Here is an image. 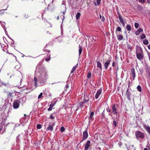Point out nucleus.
I'll use <instances>...</instances> for the list:
<instances>
[{
	"mask_svg": "<svg viewBox=\"0 0 150 150\" xmlns=\"http://www.w3.org/2000/svg\"><path fill=\"white\" fill-rule=\"evenodd\" d=\"M36 69L40 74L38 76V81L40 84H43L46 81L48 78L47 72L41 64H38L37 66Z\"/></svg>",
	"mask_w": 150,
	"mask_h": 150,
	"instance_id": "obj_1",
	"label": "nucleus"
},
{
	"mask_svg": "<svg viewBox=\"0 0 150 150\" xmlns=\"http://www.w3.org/2000/svg\"><path fill=\"white\" fill-rule=\"evenodd\" d=\"M136 138L138 139H143L145 137V134L140 131H137L135 132Z\"/></svg>",
	"mask_w": 150,
	"mask_h": 150,
	"instance_id": "obj_2",
	"label": "nucleus"
},
{
	"mask_svg": "<svg viewBox=\"0 0 150 150\" xmlns=\"http://www.w3.org/2000/svg\"><path fill=\"white\" fill-rule=\"evenodd\" d=\"M91 98V95L90 93L85 94L84 95L83 101L86 103L88 102L90 98Z\"/></svg>",
	"mask_w": 150,
	"mask_h": 150,
	"instance_id": "obj_3",
	"label": "nucleus"
},
{
	"mask_svg": "<svg viewBox=\"0 0 150 150\" xmlns=\"http://www.w3.org/2000/svg\"><path fill=\"white\" fill-rule=\"evenodd\" d=\"M111 112L114 115H117V110L115 104L112 105L111 107Z\"/></svg>",
	"mask_w": 150,
	"mask_h": 150,
	"instance_id": "obj_4",
	"label": "nucleus"
},
{
	"mask_svg": "<svg viewBox=\"0 0 150 150\" xmlns=\"http://www.w3.org/2000/svg\"><path fill=\"white\" fill-rule=\"evenodd\" d=\"M20 101L17 100H15L13 103V108L15 109L18 108L20 105Z\"/></svg>",
	"mask_w": 150,
	"mask_h": 150,
	"instance_id": "obj_5",
	"label": "nucleus"
},
{
	"mask_svg": "<svg viewBox=\"0 0 150 150\" xmlns=\"http://www.w3.org/2000/svg\"><path fill=\"white\" fill-rule=\"evenodd\" d=\"M54 125V123H52V124L50 123L46 129V130L47 131L52 132L53 131V127Z\"/></svg>",
	"mask_w": 150,
	"mask_h": 150,
	"instance_id": "obj_6",
	"label": "nucleus"
},
{
	"mask_svg": "<svg viewBox=\"0 0 150 150\" xmlns=\"http://www.w3.org/2000/svg\"><path fill=\"white\" fill-rule=\"evenodd\" d=\"M88 137L87 128H86L83 133V140H85L87 139Z\"/></svg>",
	"mask_w": 150,
	"mask_h": 150,
	"instance_id": "obj_7",
	"label": "nucleus"
},
{
	"mask_svg": "<svg viewBox=\"0 0 150 150\" xmlns=\"http://www.w3.org/2000/svg\"><path fill=\"white\" fill-rule=\"evenodd\" d=\"M92 145L91 144V142L89 140L87 141L85 145L84 150H88L89 147Z\"/></svg>",
	"mask_w": 150,
	"mask_h": 150,
	"instance_id": "obj_8",
	"label": "nucleus"
},
{
	"mask_svg": "<svg viewBox=\"0 0 150 150\" xmlns=\"http://www.w3.org/2000/svg\"><path fill=\"white\" fill-rule=\"evenodd\" d=\"M131 72L130 73V75L133 78V80H134L135 76L136 74L135 72V69L134 68H132L131 69Z\"/></svg>",
	"mask_w": 150,
	"mask_h": 150,
	"instance_id": "obj_9",
	"label": "nucleus"
},
{
	"mask_svg": "<svg viewBox=\"0 0 150 150\" xmlns=\"http://www.w3.org/2000/svg\"><path fill=\"white\" fill-rule=\"evenodd\" d=\"M110 59H108L106 62L104 63V66L105 70L107 69L108 66L110 62Z\"/></svg>",
	"mask_w": 150,
	"mask_h": 150,
	"instance_id": "obj_10",
	"label": "nucleus"
},
{
	"mask_svg": "<svg viewBox=\"0 0 150 150\" xmlns=\"http://www.w3.org/2000/svg\"><path fill=\"white\" fill-rule=\"evenodd\" d=\"M102 91V89L101 88H100L99 89L97 92L96 94L95 95V98L97 99L98 98L99 96L101 93Z\"/></svg>",
	"mask_w": 150,
	"mask_h": 150,
	"instance_id": "obj_11",
	"label": "nucleus"
},
{
	"mask_svg": "<svg viewBox=\"0 0 150 150\" xmlns=\"http://www.w3.org/2000/svg\"><path fill=\"white\" fill-rule=\"evenodd\" d=\"M136 54L137 58L139 60H140L143 58V55L140 53H138L137 50L136 51Z\"/></svg>",
	"mask_w": 150,
	"mask_h": 150,
	"instance_id": "obj_12",
	"label": "nucleus"
},
{
	"mask_svg": "<svg viewBox=\"0 0 150 150\" xmlns=\"http://www.w3.org/2000/svg\"><path fill=\"white\" fill-rule=\"evenodd\" d=\"M131 95V93L130 91H129V89H127L126 91V95L127 96L128 99L129 100H131L130 96Z\"/></svg>",
	"mask_w": 150,
	"mask_h": 150,
	"instance_id": "obj_13",
	"label": "nucleus"
},
{
	"mask_svg": "<svg viewBox=\"0 0 150 150\" xmlns=\"http://www.w3.org/2000/svg\"><path fill=\"white\" fill-rule=\"evenodd\" d=\"M125 146L127 149V150H135V148H134L133 145L130 146L128 147L126 145Z\"/></svg>",
	"mask_w": 150,
	"mask_h": 150,
	"instance_id": "obj_14",
	"label": "nucleus"
},
{
	"mask_svg": "<svg viewBox=\"0 0 150 150\" xmlns=\"http://www.w3.org/2000/svg\"><path fill=\"white\" fill-rule=\"evenodd\" d=\"M144 128L146 129L147 132L150 135V127L146 125H144Z\"/></svg>",
	"mask_w": 150,
	"mask_h": 150,
	"instance_id": "obj_15",
	"label": "nucleus"
},
{
	"mask_svg": "<svg viewBox=\"0 0 150 150\" xmlns=\"http://www.w3.org/2000/svg\"><path fill=\"white\" fill-rule=\"evenodd\" d=\"M146 72L148 74L149 76L150 75V67L147 66L145 68Z\"/></svg>",
	"mask_w": 150,
	"mask_h": 150,
	"instance_id": "obj_16",
	"label": "nucleus"
},
{
	"mask_svg": "<svg viewBox=\"0 0 150 150\" xmlns=\"http://www.w3.org/2000/svg\"><path fill=\"white\" fill-rule=\"evenodd\" d=\"M18 101H20V103L21 102H22L23 103L25 102V99L24 97H23L22 98H19L17 100Z\"/></svg>",
	"mask_w": 150,
	"mask_h": 150,
	"instance_id": "obj_17",
	"label": "nucleus"
},
{
	"mask_svg": "<svg viewBox=\"0 0 150 150\" xmlns=\"http://www.w3.org/2000/svg\"><path fill=\"white\" fill-rule=\"evenodd\" d=\"M96 62L97 63V67L99 68L101 71L102 70V67L101 63L99 61H97Z\"/></svg>",
	"mask_w": 150,
	"mask_h": 150,
	"instance_id": "obj_18",
	"label": "nucleus"
},
{
	"mask_svg": "<svg viewBox=\"0 0 150 150\" xmlns=\"http://www.w3.org/2000/svg\"><path fill=\"white\" fill-rule=\"evenodd\" d=\"M118 18L119 20L120 21V23H122V22H124L123 21V18L121 16L120 14L119 13H118Z\"/></svg>",
	"mask_w": 150,
	"mask_h": 150,
	"instance_id": "obj_19",
	"label": "nucleus"
},
{
	"mask_svg": "<svg viewBox=\"0 0 150 150\" xmlns=\"http://www.w3.org/2000/svg\"><path fill=\"white\" fill-rule=\"evenodd\" d=\"M117 39L119 40H121L123 39V37L122 35H117Z\"/></svg>",
	"mask_w": 150,
	"mask_h": 150,
	"instance_id": "obj_20",
	"label": "nucleus"
},
{
	"mask_svg": "<svg viewBox=\"0 0 150 150\" xmlns=\"http://www.w3.org/2000/svg\"><path fill=\"white\" fill-rule=\"evenodd\" d=\"M54 105V104L53 103H51L49 106V108L47 110L49 111H51L52 109V107Z\"/></svg>",
	"mask_w": 150,
	"mask_h": 150,
	"instance_id": "obj_21",
	"label": "nucleus"
},
{
	"mask_svg": "<svg viewBox=\"0 0 150 150\" xmlns=\"http://www.w3.org/2000/svg\"><path fill=\"white\" fill-rule=\"evenodd\" d=\"M94 114V112H91L90 115V116L88 117V119L89 120H91Z\"/></svg>",
	"mask_w": 150,
	"mask_h": 150,
	"instance_id": "obj_22",
	"label": "nucleus"
},
{
	"mask_svg": "<svg viewBox=\"0 0 150 150\" xmlns=\"http://www.w3.org/2000/svg\"><path fill=\"white\" fill-rule=\"evenodd\" d=\"M100 1H101V0H96L97 4L96 3V2H95V1H94V5L96 6H97V5L98 6L100 5Z\"/></svg>",
	"mask_w": 150,
	"mask_h": 150,
	"instance_id": "obj_23",
	"label": "nucleus"
},
{
	"mask_svg": "<svg viewBox=\"0 0 150 150\" xmlns=\"http://www.w3.org/2000/svg\"><path fill=\"white\" fill-rule=\"evenodd\" d=\"M37 78L35 77L34 79V84L36 87H37Z\"/></svg>",
	"mask_w": 150,
	"mask_h": 150,
	"instance_id": "obj_24",
	"label": "nucleus"
},
{
	"mask_svg": "<svg viewBox=\"0 0 150 150\" xmlns=\"http://www.w3.org/2000/svg\"><path fill=\"white\" fill-rule=\"evenodd\" d=\"M126 29L129 32L131 30V26L129 25H127L126 26Z\"/></svg>",
	"mask_w": 150,
	"mask_h": 150,
	"instance_id": "obj_25",
	"label": "nucleus"
},
{
	"mask_svg": "<svg viewBox=\"0 0 150 150\" xmlns=\"http://www.w3.org/2000/svg\"><path fill=\"white\" fill-rule=\"evenodd\" d=\"M81 16V13H78L76 15V19L77 20H78L80 17Z\"/></svg>",
	"mask_w": 150,
	"mask_h": 150,
	"instance_id": "obj_26",
	"label": "nucleus"
},
{
	"mask_svg": "<svg viewBox=\"0 0 150 150\" xmlns=\"http://www.w3.org/2000/svg\"><path fill=\"white\" fill-rule=\"evenodd\" d=\"M86 103L85 102L83 101L82 102H80L79 103V105L80 106V107L81 108H82L83 107V104Z\"/></svg>",
	"mask_w": 150,
	"mask_h": 150,
	"instance_id": "obj_27",
	"label": "nucleus"
},
{
	"mask_svg": "<svg viewBox=\"0 0 150 150\" xmlns=\"http://www.w3.org/2000/svg\"><path fill=\"white\" fill-rule=\"evenodd\" d=\"M82 47L80 46H79V56L81 54L82 51Z\"/></svg>",
	"mask_w": 150,
	"mask_h": 150,
	"instance_id": "obj_28",
	"label": "nucleus"
},
{
	"mask_svg": "<svg viewBox=\"0 0 150 150\" xmlns=\"http://www.w3.org/2000/svg\"><path fill=\"white\" fill-rule=\"evenodd\" d=\"M143 43L145 45H147L149 43L147 39H145L143 41Z\"/></svg>",
	"mask_w": 150,
	"mask_h": 150,
	"instance_id": "obj_29",
	"label": "nucleus"
},
{
	"mask_svg": "<svg viewBox=\"0 0 150 150\" xmlns=\"http://www.w3.org/2000/svg\"><path fill=\"white\" fill-rule=\"evenodd\" d=\"M47 56L49 57V58H46L45 59L46 61L48 62L50 60V54H47Z\"/></svg>",
	"mask_w": 150,
	"mask_h": 150,
	"instance_id": "obj_30",
	"label": "nucleus"
},
{
	"mask_svg": "<svg viewBox=\"0 0 150 150\" xmlns=\"http://www.w3.org/2000/svg\"><path fill=\"white\" fill-rule=\"evenodd\" d=\"M1 83H2V85H3L6 86H7L9 85L8 83H5V82H2Z\"/></svg>",
	"mask_w": 150,
	"mask_h": 150,
	"instance_id": "obj_31",
	"label": "nucleus"
},
{
	"mask_svg": "<svg viewBox=\"0 0 150 150\" xmlns=\"http://www.w3.org/2000/svg\"><path fill=\"white\" fill-rule=\"evenodd\" d=\"M100 18L103 21H104L105 20L104 17L103 16H102L101 15H100Z\"/></svg>",
	"mask_w": 150,
	"mask_h": 150,
	"instance_id": "obj_32",
	"label": "nucleus"
},
{
	"mask_svg": "<svg viewBox=\"0 0 150 150\" xmlns=\"http://www.w3.org/2000/svg\"><path fill=\"white\" fill-rule=\"evenodd\" d=\"M76 69V66H75L73 68H72L71 71V73H72Z\"/></svg>",
	"mask_w": 150,
	"mask_h": 150,
	"instance_id": "obj_33",
	"label": "nucleus"
},
{
	"mask_svg": "<svg viewBox=\"0 0 150 150\" xmlns=\"http://www.w3.org/2000/svg\"><path fill=\"white\" fill-rule=\"evenodd\" d=\"M146 35L144 34H143L141 35V39H143L146 38Z\"/></svg>",
	"mask_w": 150,
	"mask_h": 150,
	"instance_id": "obj_34",
	"label": "nucleus"
},
{
	"mask_svg": "<svg viewBox=\"0 0 150 150\" xmlns=\"http://www.w3.org/2000/svg\"><path fill=\"white\" fill-rule=\"evenodd\" d=\"M6 10V9H2L0 10V15L3 14L4 12V11Z\"/></svg>",
	"mask_w": 150,
	"mask_h": 150,
	"instance_id": "obj_35",
	"label": "nucleus"
},
{
	"mask_svg": "<svg viewBox=\"0 0 150 150\" xmlns=\"http://www.w3.org/2000/svg\"><path fill=\"white\" fill-rule=\"evenodd\" d=\"M65 128L63 127H61L60 128V131L62 132L65 131Z\"/></svg>",
	"mask_w": 150,
	"mask_h": 150,
	"instance_id": "obj_36",
	"label": "nucleus"
},
{
	"mask_svg": "<svg viewBox=\"0 0 150 150\" xmlns=\"http://www.w3.org/2000/svg\"><path fill=\"white\" fill-rule=\"evenodd\" d=\"M137 88L138 90L139 91L141 92V91H142L141 88L140 86L139 85L137 86Z\"/></svg>",
	"mask_w": 150,
	"mask_h": 150,
	"instance_id": "obj_37",
	"label": "nucleus"
},
{
	"mask_svg": "<svg viewBox=\"0 0 150 150\" xmlns=\"http://www.w3.org/2000/svg\"><path fill=\"white\" fill-rule=\"evenodd\" d=\"M135 27L136 28H137L139 26V24L137 23H134Z\"/></svg>",
	"mask_w": 150,
	"mask_h": 150,
	"instance_id": "obj_38",
	"label": "nucleus"
},
{
	"mask_svg": "<svg viewBox=\"0 0 150 150\" xmlns=\"http://www.w3.org/2000/svg\"><path fill=\"white\" fill-rule=\"evenodd\" d=\"M7 96L8 97H11L13 94L12 93H11V92H7Z\"/></svg>",
	"mask_w": 150,
	"mask_h": 150,
	"instance_id": "obj_39",
	"label": "nucleus"
},
{
	"mask_svg": "<svg viewBox=\"0 0 150 150\" xmlns=\"http://www.w3.org/2000/svg\"><path fill=\"white\" fill-rule=\"evenodd\" d=\"M127 47L128 49H129L130 50H132V47L130 45L128 44L127 45Z\"/></svg>",
	"mask_w": 150,
	"mask_h": 150,
	"instance_id": "obj_40",
	"label": "nucleus"
},
{
	"mask_svg": "<svg viewBox=\"0 0 150 150\" xmlns=\"http://www.w3.org/2000/svg\"><path fill=\"white\" fill-rule=\"evenodd\" d=\"M37 127L38 129H40L41 128V125L40 124H38L37 125Z\"/></svg>",
	"mask_w": 150,
	"mask_h": 150,
	"instance_id": "obj_41",
	"label": "nucleus"
},
{
	"mask_svg": "<svg viewBox=\"0 0 150 150\" xmlns=\"http://www.w3.org/2000/svg\"><path fill=\"white\" fill-rule=\"evenodd\" d=\"M108 112H111V110L109 108V107L106 110Z\"/></svg>",
	"mask_w": 150,
	"mask_h": 150,
	"instance_id": "obj_42",
	"label": "nucleus"
},
{
	"mask_svg": "<svg viewBox=\"0 0 150 150\" xmlns=\"http://www.w3.org/2000/svg\"><path fill=\"white\" fill-rule=\"evenodd\" d=\"M113 125L115 127H116L117 125L116 122L115 120H113Z\"/></svg>",
	"mask_w": 150,
	"mask_h": 150,
	"instance_id": "obj_43",
	"label": "nucleus"
},
{
	"mask_svg": "<svg viewBox=\"0 0 150 150\" xmlns=\"http://www.w3.org/2000/svg\"><path fill=\"white\" fill-rule=\"evenodd\" d=\"M42 95V93H40V94L38 96V99H39L40 98H41Z\"/></svg>",
	"mask_w": 150,
	"mask_h": 150,
	"instance_id": "obj_44",
	"label": "nucleus"
},
{
	"mask_svg": "<svg viewBox=\"0 0 150 150\" xmlns=\"http://www.w3.org/2000/svg\"><path fill=\"white\" fill-rule=\"evenodd\" d=\"M91 77V73H89L87 76V77L88 78H90Z\"/></svg>",
	"mask_w": 150,
	"mask_h": 150,
	"instance_id": "obj_45",
	"label": "nucleus"
},
{
	"mask_svg": "<svg viewBox=\"0 0 150 150\" xmlns=\"http://www.w3.org/2000/svg\"><path fill=\"white\" fill-rule=\"evenodd\" d=\"M140 33L138 30H137L135 32V34L137 35H139L140 34Z\"/></svg>",
	"mask_w": 150,
	"mask_h": 150,
	"instance_id": "obj_46",
	"label": "nucleus"
},
{
	"mask_svg": "<svg viewBox=\"0 0 150 150\" xmlns=\"http://www.w3.org/2000/svg\"><path fill=\"white\" fill-rule=\"evenodd\" d=\"M121 28L120 27H118L117 28V30L118 31H120L121 30Z\"/></svg>",
	"mask_w": 150,
	"mask_h": 150,
	"instance_id": "obj_47",
	"label": "nucleus"
},
{
	"mask_svg": "<svg viewBox=\"0 0 150 150\" xmlns=\"http://www.w3.org/2000/svg\"><path fill=\"white\" fill-rule=\"evenodd\" d=\"M140 33L143 31V30L142 28H140L138 30Z\"/></svg>",
	"mask_w": 150,
	"mask_h": 150,
	"instance_id": "obj_48",
	"label": "nucleus"
},
{
	"mask_svg": "<svg viewBox=\"0 0 150 150\" xmlns=\"http://www.w3.org/2000/svg\"><path fill=\"white\" fill-rule=\"evenodd\" d=\"M50 118L52 119H53L54 118V117L52 115H51Z\"/></svg>",
	"mask_w": 150,
	"mask_h": 150,
	"instance_id": "obj_49",
	"label": "nucleus"
},
{
	"mask_svg": "<svg viewBox=\"0 0 150 150\" xmlns=\"http://www.w3.org/2000/svg\"><path fill=\"white\" fill-rule=\"evenodd\" d=\"M65 87L66 89H67L69 87L68 84H67L65 85Z\"/></svg>",
	"mask_w": 150,
	"mask_h": 150,
	"instance_id": "obj_50",
	"label": "nucleus"
},
{
	"mask_svg": "<svg viewBox=\"0 0 150 150\" xmlns=\"http://www.w3.org/2000/svg\"><path fill=\"white\" fill-rule=\"evenodd\" d=\"M20 136V134H19V135L17 137V138H16V140H19V137Z\"/></svg>",
	"mask_w": 150,
	"mask_h": 150,
	"instance_id": "obj_51",
	"label": "nucleus"
},
{
	"mask_svg": "<svg viewBox=\"0 0 150 150\" xmlns=\"http://www.w3.org/2000/svg\"><path fill=\"white\" fill-rule=\"evenodd\" d=\"M10 38L12 41L13 42H12L11 43L12 44V45H13L14 44V41L11 38Z\"/></svg>",
	"mask_w": 150,
	"mask_h": 150,
	"instance_id": "obj_52",
	"label": "nucleus"
},
{
	"mask_svg": "<svg viewBox=\"0 0 150 150\" xmlns=\"http://www.w3.org/2000/svg\"><path fill=\"white\" fill-rule=\"evenodd\" d=\"M28 15H26V14H25L24 16V17L25 18H28Z\"/></svg>",
	"mask_w": 150,
	"mask_h": 150,
	"instance_id": "obj_53",
	"label": "nucleus"
},
{
	"mask_svg": "<svg viewBox=\"0 0 150 150\" xmlns=\"http://www.w3.org/2000/svg\"><path fill=\"white\" fill-rule=\"evenodd\" d=\"M46 50L48 52H49V53L50 52V50H45V48H44V49H43V50L44 51H45Z\"/></svg>",
	"mask_w": 150,
	"mask_h": 150,
	"instance_id": "obj_54",
	"label": "nucleus"
},
{
	"mask_svg": "<svg viewBox=\"0 0 150 150\" xmlns=\"http://www.w3.org/2000/svg\"><path fill=\"white\" fill-rule=\"evenodd\" d=\"M121 23L122 24V25H123V27H124V26H125V22H122V23Z\"/></svg>",
	"mask_w": 150,
	"mask_h": 150,
	"instance_id": "obj_55",
	"label": "nucleus"
},
{
	"mask_svg": "<svg viewBox=\"0 0 150 150\" xmlns=\"http://www.w3.org/2000/svg\"><path fill=\"white\" fill-rule=\"evenodd\" d=\"M102 114L103 115V117H104V110L103 112L102 113Z\"/></svg>",
	"mask_w": 150,
	"mask_h": 150,
	"instance_id": "obj_56",
	"label": "nucleus"
},
{
	"mask_svg": "<svg viewBox=\"0 0 150 150\" xmlns=\"http://www.w3.org/2000/svg\"><path fill=\"white\" fill-rule=\"evenodd\" d=\"M115 62L114 61H113V63H112V66L113 67H115V66H114V65H115Z\"/></svg>",
	"mask_w": 150,
	"mask_h": 150,
	"instance_id": "obj_57",
	"label": "nucleus"
},
{
	"mask_svg": "<svg viewBox=\"0 0 150 150\" xmlns=\"http://www.w3.org/2000/svg\"><path fill=\"white\" fill-rule=\"evenodd\" d=\"M66 12V10H64V11L63 12H62V13L64 14Z\"/></svg>",
	"mask_w": 150,
	"mask_h": 150,
	"instance_id": "obj_58",
	"label": "nucleus"
},
{
	"mask_svg": "<svg viewBox=\"0 0 150 150\" xmlns=\"http://www.w3.org/2000/svg\"><path fill=\"white\" fill-rule=\"evenodd\" d=\"M83 36H86V37H88V36L87 35H85V34H83Z\"/></svg>",
	"mask_w": 150,
	"mask_h": 150,
	"instance_id": "obj_59",
	"label": "nucleus"
},
{
	"mask_svg": "<svg viewBox=\"0 0 150 150\" xmlns=\"http://www.w3.org/2000/svg\"><path fill=\"white\" fill-rule=\"evenodd\" d=\"M83 36H86V37H88V36L87 35H85V34H83Z\"/></svg>",
	"mask_w": 150,
	"mask_h": 150,
	"instance_id": "obj_60",
	"label": "nucleus"
},
{
	"mask_svg": "<svg viewBox=\"0 0 150 150\" xmlns=\"http://www.w3.org/2000/svg\"><path fill=\"white\" fill-rule=\"evenodd\" d=\"M108 115H110V116H112V113H110H110Z\"/></svg>",
	"mask_w": 150,
	"mask_h": 150,
	"instance_id": "obj_61",
	"label": "nucleus"
},
{
	"mask_svg": "<svg viewBox=\"0 0 150 150\" xmlns=\"http://www.w3.org/2000/svg\"><path fill=\"white\" fill-rule=\"evenodd\" d=\"M147 3L149 4L150 3V0H147Z\"/></svg>",
	"mask_w": 150,
	"mask_h": 150,
	"instance_id": "obj_62",
	"label": "nucleus"
},
{
	"mask_svg": "<svg viewBox=\"0 0 150 150\" xmlns=\"http://www.w3.org/2000/svg\"><path fill=\"white\" fill-rule=\"evenodd\" d=\"M148 48L150 50V45H149L148 46Z\"/></svg>",
	"mask_w": 150,
	"mask_h": 150,
	"instance_id": "obj_63",
	"label": "nucleus"
},
{
	"mask_svg": "<svg viewBox=\"0 0 150 150\" xmlns=\"http://www.w3.org/2000/svg\"><path fill=\"white\" fill-rule=\"evenodd\" d=\"M112 119L113 120H115V118L114 117H112Z\"/></svg>",
	"mask_w": 150,
	"mask_h": 150,
	"instance_id": "obj_64",
	"label": "nucleus"
}]
</instances>
